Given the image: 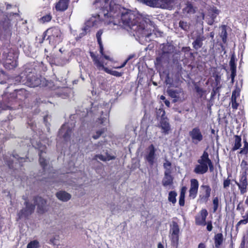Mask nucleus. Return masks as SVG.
I'll use <instances>...</instances> for the list:
<instances>
[{
	"instance_id": "f704fd0d",
	"label": "nucleus",
	"mask_w": 248,
	"mask_h": 248,
	"mask_svg": "<svg viewBox=\"0 0 248 248\" xmlns=\"http://www.w3.org/2000/svg\"><path fill=\"white\" fill-rule=\"evenodd\" d=\"M177 196V194L174 191H170L169 194L168 200L170 202H171L172 203H175L176 202V197Z\"/></svg>"
},
{
	"instance_id": "69168bd1",
	"label": "nucleus",
	"mask_w": 248,
	"mask_h": 248,
	"mask_svg": "<svg viewBox=\"0 0 248 248\" xmlns=\"http://www.w3.org/2000/svg\"><path fill=\"white\" fill-rule=\"evenodd\" d=\"M242 244H242H243V245H244V244H245V240H244V239H243V240L242 241V244Z\"/></svg>"
},
{
	"instance_id": "473e14b6",
	"label": "nucleus",
	"mask_w": 248,
	"mask_h": 248,
	"mask_svg": "<svg viewBox=\"0 0 248 248\" xmlns=\"http://www.w3.org/2000/svg\"><path fill=\"white\" fill-rule=\"evenodd\" d=\"M141 1L147 5L151 7L157 6V0H141Z\"/></svg>"
},
{
	"instance_id": "13d9d810",
	"label": "nucleus",
	"mask_w": 248,
	"mask_h": 248,
	"mask_svg": "<svg viewBox=\"0 0 248 248\" xmlns=\"http://www.w3.org/2000/svg\"><path fill=\"white\" fill-rule=\"evenodd\" d=\"M165 105L167 106V107H169L170 106V103L169 101L168 100H165Z\"/></svg>"
},
{
	"instance_id": "72a5a7b5",
	"label": "nucleus",
	"mask_w": 248,
	"mask_h": 248,
	"mask_svg": "<svg viewBox=\"0 0 248 248\" xmlns=\"http://www.w3.org/2000/svg\"><path fill=\"white\" fill-rule=\"evenodd\" d=\"M163 166L165 169V173L170 174L171 163L168 160H166L165 162L164 163Z\"/></svg>"
},
{
	"instance_id": "58836bf2",
	"label": "nucleus",
	"mask_w": 248,
	"mask_h": 248,
	"mask_svg": "<svg viewBox=\"0 0 248 248\" xmlns=\"http://www.w3.org/2000/svg\"><path fill=\"white\" fill-rule=\"evenodd\" d=\"M39 243L37 240H33L30 242L27 247V248H38Z\"/></svg>"
},
{
	"instance_id": "4be33fe9",
	"label": "nucleus",
	"mask_w": 248,
	"mask_h": 248,
	"mask_svg": "<svg viewBox=\"0 0 248 248\" xmlns=\"http://www.w3.org/2000/svg\"><path fill=\"white\" fill-rule=\"evenodd\" d=\"M28 85L31 87H35L38 86L41 84V79L35 76L32 77L28 79Z\"/></svg>"
},
{
	"instance_id": "c756f323",
	"label": "nucleus",
	"mask_w": 248,
	"mask_h": 248,
	"mask_svg": "<svg viewBox=\"0 0 248 248\" xmlns=\"http://www.w3.org/2000/svg\"><path fill=\"white\" fill-rule=\"evenodd\" d=\"M240 166L242 168V171L241 173H248V161L243 160L241 163Z\"/></svg>"
},
{
	"instance_id": "e2e57ef3",
	"label": "nucleus",
	"mask_w": 248,
	"mask_h": 248,
	"mask_svg": "<svg viewBox=\"0 0 248 248\" xmlns=\"http://www.w3.org/2000/svg\"><path fill=\"white\" fill-rule=\"evenodd\" d=\"M214 33L212 32L210 33V36L212 37V38H213L214 37Z\"/></svg>"
},
{
	"instance_id": "603ef678",
	"label": "nucleus",
	"mask_w": 248,
	"mask_h": 248,
	"mask_svg": "<svg viewBox=\"0 0 248 248\" xmlns=\"http://www.w3.org/2000/svg\"><path fill=\"white\" fill-rule=\"evenodd\" d=\"M207 230L208 231H211L213 228L212 222L211 221H208L207 223Z\"/></svg>"
},
{
	"instance_id": "423d86ee",
	"label": "nucleus",
	"mask_w": 248,
	"mask_h": 248,
	"mask_svg": "<svg viewBox=\"0 0 248 248\" xmlns=\"http://www.w3.org/2000/svg\"><path fill=\"white\" fill-rule=\"evenodd\" d=\"M179 232L180 230L178 225L177 223L173 222L170 229V237L172 243L174 244H177L178 242Z\"/></svg>"
},
{
	"instance_id": "b1692460",
	"label": "nucleus",
	"mask_w": 248,
	"mask_h": 248,
	"mask_svg": "<svg viewBox=\"0 0 248 248\" xmlns=\"http://www.w3.org/2000/svg\"><path fill=\"white\" fill-rule=\"evenodd\" d=\"M173 178L170 174L165 173V176L162 180V184L165 186H170L172 184Z\"/></svg>"
},
{
	"instance_id": "6ab92c4d",
	"label": "nucleus",
	"mask_w": 248,
	"mask_h": 248,
	"mask_svg": "<svg viewBox=\"0 0 248 248\" xmlns=\"http://www.w3.org/2000/svg\"><path fill=\"white\" fill-rule=\"evenodd\" d=\"M201 187L204 191V194L201 197V199L205 202H207L210 197L211 189L208 185H202L201 186Z\"/></svg>"
},
{
	"instance_id": "c85d7f7f",
	"label": "nucleus",
	"mask_w": 248,
	"mask_h": 248,
	"mask_svg": "<svg viewBox=\"0 0 248 248\" xmlns=\"http://www.w3.org/2000/svg\"><path fill=\"white\" fill-rule=\"evenodd\" d=\"M114 158L113 156H112L109 155H96L94 157L95 159H99L100 160L103 161H109Z\"/></svg>"
},
{
	"instance_id": "3c124183",
	"label": "nucleus",
	"mask_w": 248,
	"mask_h": 248,
	"mask_svg": "<svg viewBox=\"0 0 248 248\" xmlns=\"http://www.w3.org/2000/svg\"><path fill=\"white\" fill-rule=\"evenodd\" d=\"M179 202L181 206H184L185 204V196L180 195Z\"/></svg>"
},
{
	"instance_id": "7ed1b4c3",
	"label": "nucleus",
	"mask_w": 248,
	"mask_h": 248,
	"mask_svg": "<svg viewBox=\"0 0 248 248\" xmlns=\"http://www.w3.org/2000/svg\"><path fill=\"white\" fill-rule=\"evenodd\" d=\"M61 34L60 29L56 27L48 29L46 31V35L47 36V39L49 40L50 43L53 45H56L62 41Z\"/></svg>"
},
{
	"instance_id": "1a4fd4ad",
	"label": "nucleus",
	"mask_w": 248,
	"mask_h": 248,
	"mask_svg": "<svg viewBox=\"0 0 248 248\" xmlns=\"http://www.w3.org/2000/svg\"><path fill=\"white\" fill-rule=\"evenodd\" d=\"M34 205L30 204L29 202H26L25 208L21 210L18 213V218L20 219L26 217L32 214L34 210Z\"/></svg>"
},
{
	"instance_id": "37998d69",
	"label": "nucleus",
	"mask_w": 248,
	"mask_h": 248,
	"mask_svg": "<svg viewBox=\"0 0 248 248\" xmlns=\"http://www.w3.org/2000/svg\"><path fill=\"white\" fill-rule=\"evenodd\" d=\"M52 18V16L50 14H47L43 16L41 18V20L42 22L45 23L50 21Z\"/></svg>"
},
{
	"instance_id": "6e6d98bb",
	"label": "nucleus",
	"mask_w": 248,
	"mask_h": 248,
	"mask_svg": "<svg viewBox=\"0 0 248 248\" xmlns=\"http://www.w3.org/2000/svg\"><path fill=\"white\" fill-rule=\"evenodd\" d=\"M198 248H206V246L203 243H200L198 246Z\"/></svg>"
},
{
	"instance_id": "20e7f679",
	"label": "nucleus",
	"mask_w": 248,
	"mask_h": 248,
	"mask_svg": "<svg viewBox=\"0 0 248 248\" xmlns=\"http://www.w3.org/2000/svg\"><path fill=\"white\" fill-rule=\"evenodd\" d=\"M155 151L156 149L152 144L147 149L145 159L151 165H153L157 159V155L155 154Z\"/></svg>"
},
{
	"instance_id": "aec40b11",
	"label": "nucleus",
	"mask_w": 248,
	"mask_h": 248,
	"mask_svg": "<svg viewBox=\"0 0 248 248\" xmlns=\"http://www.w3.org/2000/svg\"><path fill=\"white\" fill-rule=\"evenodd\" d=\"M160 127L162 132L165 134H168L170 130V126L167 119L162 118L160 122Z\"/></svg>"
},
{
	"instance_id": "412c9836",
	"label": "nucleus",
	"mask_w": 248,
	"mask_h": 248,
	"mask_svg": "<svg viewBox=\"0 0 248 248\" xmlns=\"http://www.w3.org/2000/svg\"><path fill=\"white\" fill-rule=\"evenodd\" d=\"M34 202L36 203V204L38 205L39 212L43 213L45 211V205L46 202L41 197H37L35 199Z\"/></svg>"
},
{
	"instance_id": "f257e3e1",
	"label": "nucleus",
	"mask_w": 248,
	"mask_h": 248,
	"mask_svg": "<svg viewBox=\"0 0 248 248\" xmlns=\"http://www.w3.org/2000/svg\"><path fill=\"white\" fill-rule=\"evenodd\" d=\"M96 0L94 5L100 8L104 16L110 18L108 23L122 26L128 31L135 32L140 38H149L154 29L150 19L136 11L121 8L114 1Z\"/></svg>"
},
{
	"instance_id": "de8ad7c7",
	"label": "nucleus",
	"mask_w": 248,
	"mask_h": 248,
	"mask_svg": "<svg viewBox=\"0 0 248 248\" xmlns=\"http://www.w3.org/2000/svg\"><path fill=\"white\" fill-rule=\"evenodd\" d=\"M169 95L172 98H177L178 97V92L176 91L172 90H169L168 91Z\"/></svg>"
},
{
	"instance_id": "4c0bfd02",
	"label": "nucleus",
	"mask_w": 248,
	"mask_h": 248,
	"mask_svg": "<svg viewBox=\"0 0 248 248\" xmlns=\"http://www.w3.org/2000/svg\"><path fill=\"white\" fill-rule=\"evenodd\" d=\"M220 200L217 197H215L213 200V210L216 212L218 208Z\"/></svg>"
},
{
	"instance_id": "393cba45",
	"label": "nucleus",
	"mask_w": 248,
	"mask_h": 248,
	"mask_svg": "<svg viewBox=\"0 0 248 248\" xmlns=\"http://www.w3.org/2000/svg\"><path fill=\"white\" fill-rule=\"evenodd\" d=\"M208 170V168L200 164L196 165L194 170V172L197 174H204Z\"/></svg>"
},
{
	"instance_id": "c03bdc74",
	"label": "nucleus",
	"mask_w": 248,
	"mask_h": 248,
	"mask_svg": "<svg viewBox=\"0 0 248 248\" xmlns=\"http://www.w3.org/2000/svg\"><path fill=\"white\" fill-rule=\"evenodd\" d=\"M246 173H241L239 182L238 183L248 184Z\"/></svg>"
},
{
	"instance_id": "bb28decb",
	"label": "nucleus",
	"mask_w": 248,
	"mask_h": 248,
	"mask_svg": "<svg viewBox=\"0 0 248 248\" xmlns=\"http://www.w3.org/2000/svg\"><path fill=\"white\" fill-rule=\"evenodd\" d=\"M223 242V235L222 233H217L215 236V244L217 248H218Z\"/></svg>"
},
{
	"instance_id": "09e8293b",
	"label": "nucleus",
	"mask_w": 248,
	"mask_h": 248,
	"mask_svg": "<svg viewBox=\"0 0 248 248\" xmlns=\"http://www.w3.org/2000/svg\"><path fill=\"white\" fill-rule=\"evenodd\" d=\"M231 185V180L227 178L224 180L223 182V188L227 189Z\"/></svg>"
},
{
	"instance_id": "7c9ffc66",
	"label": "nucleus",
	"mask_w": 248,
	"mask_h": 248,
	"mask_svg": "<svg viewBox=\"0 0 248 248\" xmlns=\"http://www.w3.org/2000/svg\"><path fill=\"white\" fill-rule=\"evenodd\" d=\"M203 40V39L200 37H198L193 43V47L196 49L200 48L202 46Z\"/></svg>"
},
{
	"instance_id": "6e6552de",
	"label": "nucleus",
	"mask_w": 248,
	"mask_h": 248,
	"mask_svg": "<svg viewBox=\"0 0 248 248\" xmlns=\"http://www.w3.org/2000/svg\"><path fill=\"white\" fill-rule=\"evenodd\" d=\"M208 212L205 209H202L195 217V223L198 225L205 226L206 224V218Z\"/></svg>"
},
{
	"instance_id": "864d4df0",
	"label": "nucleus",
	"mask_w": 248,
	"mask_h": 248,
	"mask_svg": "<svg viewBox=\"0 0 248 248\" xmlns=\"http://www.w3.org/2000/svg\"><path fill=\"white\" fill-rule=\"evenodd\" d=\"M131 57H130L128 59H127L121 66H118V67H115L116 68H123L124 67L126 64L127 62H128V61L131 58Z\"/></svg>"
},
{
	"instance_id": "0eeeda50",
	"label": "nucleus",
	"mask_w": 248,
	"mask_h": 248,
	"mask_svg": "<svg viewBox=\"0 0 248 248\" xmlns=\"http://www.w3.org/2000/svg\"><path fill=\"white\" fill-rule=\"evenodd\" d=\"M99 16V15H96L90 17L85 23L84 30L86 31L91 27H98L101 23Z\"/></svg>"
},
{
	"instance_id": "a878e982",
	"label": "nucleus",
	"mask_w": 248,
	"mask_h": 248,
	"mask_svg": "<svg viewBox=\"0 0 248 248\" xmlns=\"http://www.w3.org/2000/svg\"><path fill=\"white\" fill-rule=\"evenodd\" d=\"M239 95V92L234 91L232 95V107L233 109H237L238 104L236 103V97Z\"/></svg>"
},
{
	"instance_id": "e433bc0d",
	"label": "nucleus",
	"mask_w": 248,
	"mask_h": 248,
	"mask_svg": "<svg viewBox=\"0 0 248 248\" xmlns=\"http://www.w3.org/2000/svg\"><path fill=\"white\" fill-rule=\"evenodd\" d=\"M179 27L185 31H187L189 29L190 24L186 21H180L179 22Z\"/></svg>"
},
{
	"instance_id": "2f4dec72",
	"label": "nucleus",
	"mask_w": 248,
	"mask_h": 248,
	"mask_svg": "<svg viewBox=\"0 0 248 248\" xmlns=\"http://www.w3.org/2000/svg\"><path fill=\"white\" fill-rule=\"evenodd\" d=\"M235 183L238 186L240 192L242 194H243L247 192L248 184L238 183L237 181H235Z\"/></svg>"
},
{
	"instance_id": "cd10ccee",
	"label": "nucleus",
	"mask_w": 248,
	"mask_h": 248,
	"mask_svg": "<svg viewBox=\"0 0 248 248\" xmlns=\"http://www.w3.org/2000/svg\"><path fill=\"white\" fill-rule=\"evenodd\" d=\"M234 146L232 148L233 151L238 149L241 146V138L239 136H235Z\"/></svg>"
},
{
	"instance_id": "f8f14e48",
	"label": "nucleus",
	"mask_w": 248,
	"mask_h": 248,
	"mask_svg": "<svg viewBox=\"0 0 248 248\" xmlns=\"http://www.w3.org/2000/svg\"><path fill=\"white\" fill-rule=\"evenodd\" d=\"M219 14V11L216 8H211L209 11V14L208 15L203 16V18H205L207 20V23L209 25H212L215 18L217 17V15Z\"/></svg>"
},
{
	"instance_id": "0e129e2a",
	"label": "nucleus",
	"mask_w": 248,
	"mask_h": 248,
	"mask_svg": "<svg viewBox=\"0 0 248 248\" xmlns=\"http://www.w3.org/2000/svg\"><path fill=\"white\" fill-rule=\"evenodd\" d=\"M233 71H234V69H232V79H233V77H234V76H233Z\"/></svg>"
},
{
	"instance_id": "a211bd4d",
	"label": "nucleus",
	"mask_w": 248,
	"mask_h": 248,
	"mask_svg": "<svg viewBox=\"0 0 248 248\" xmlns=\"http://www.w3.org/2000/svg\"><path fill=\"white\" fill-rule=\"evenodd\" d=\"M102 33H103V31L102 30H99L96 33V38L97 39V41H98V44L100 45V53H101L102 57H103L105 59H106V60H108V61H112V58H110L108 56H107V55L103 54L102 45V42H101V35L102 34Z\"/></svg>"
},
{
	"instance_id": "a19ab883",
	"label": "nucleus",
	"mask_w": 248,
	"mask_h": 248,
	"mask_svg": "<svg viewBox=\"0 0 248 248\" xmlns=\"http://www.w3.org/2000/svg\"><path fill=\"white\" fill-rule=\"evenodd\" d=\"M104 128L99 129V130L96 131L95 134H93L92 137L94 139L96 140L100 137V136L104 133Z\"/></svg>"
},
{
	"instance_id": "ddd939ff",
	"label": "nucleus",
	"mask_w": 248,
	"mask_h": 248,
	"mask_svg": "<svg viewBox=\"0 0 248 248\" xmlns=\"http://www.w3.org/2000/svg\"><path fill=\"white\" fill-rule=\"evenodd\" d=\"M17 65V57H12V56L9 55L4 62L5 67L10 70L15 68Z\"/></svg>"
},
{
	"instance_id": "c9c22d12",
	"label": "nucleus",
	"mask_w": 248,
	"mask_h": 248,
	"mask_svg": "<svg viewBox=\"0 0 248 248\" xmlns=\"http://www.w3.org/2000/svg\"><path fill=\"white\" fill-rule=\"evenodd\" d=\"M99 123L104 125H106L108 124V116L107 114H106L99 120Z\"/></svg>"
},
{
	"instance_id": "f03ea898",
	"label": "nucleus",
	"mask_w": 248,
	"mask_h": 248,
	"mask_svg": "<svg viewBox=\"0 0 248 248\" xmlns=\"http://www.w3.org/2000/svg\"><path fill=\"white\" fill-rule=\"evenodd\" d=\"M90 55L93 60L94 64L99 70H104L106 73L116 77H121L122 75L121 73L116 71L110 70L108 68L105 67V65H107L108 63L103 62L101 57L99 59L93 52H91Z\"/></svg>"
},
{
	"instance_id": "680f3d73",
	"label": "nucleus",
	"mask_w": 248,
	"mask_h": 248,
	"mask_svg": "<svg viewBox=\"0 0 248 248\" xmlns=\"http://www.w3.org/2000/svg\"><path fill=\"white\" fill-rule=\"evenodd\" d=\"M160 99H161V100H165V97L164 96H163V95H161V96H160Z\"/></svg>"
},
{
	"instance_id": "79ce46f5",
	"label": "nucleus",
	"mask_w": 248,
	"mask_h": 248,
	"mask_svg": "<svg viewBox=\"0 0 248 248\" xmlns=\"http://www.w3.org/2000/svg\"><path fill=\"white\" fill-rule=\"evenodd\" d=\"M246 217L244 219L240 220L236 224V229H238V227L242 224H246L247 223H248V215L247 216V217Z\"/></svg>"
},
{
	"instance_id": "5701e85b",
	"label": "nucleus",
	"mask_w": 248,
	"mask_h": 248,
	"mask_svg": "<svg viewBox=\"0 0 248 248\" xmlns=\"http://www.w3.org/2000/svg\"><path fill=\"white\" fill-rule=\"evenodd\" d=\"M56 196L58 199L62 202H67L69 200L71 197L70 194L62 191L57 192Z\"/></svg>"
},
{
	"instance_id": "4468645a",
	"label": "nucleus",
	"mask_w": 248,
	"mask_h": 248,
	"mask_svg": "<svg viewBox=\"0 0 248 248\" xmlns=\"http://www.w3.org/2000/svg\"><path fill=\"white\" fill-rule=\"evenodd\" d=\"M71 133V129H70L67 124H63L59 131V136L62 137L64 140L67 141Z\"/></svg>"
},
{
	"instance_id": "8fccbe9b",
	"label": "nucleus",
	"mask_w": 248,
	"mask_h": 248,
	"mask_svg": "<svg viewBox=\"0 0 248 248\" xmlns=\"http://www.w3.org/2000/svg\"><path fill=\"white\" fill-rule=\"evenodd\" d=\"M28 94V93L24 89H21L17 91V95L19 96L23 95L24 96V97H26L27 95Z\"/></svg>"
},
{
	"instance_id": "774afa93",
	"label": "nucleus",
	"mask_w": 248,
	"mask_h": 248,
	"mask_svg": "<svg viewBox=\"0 0 248 248\" xmlns=\"http://www.w3.org/2000/svg\"><path fill=\"white\" fill-rule=\"evenodd\" d=\"M154 84L155 85H156V84L155 83V82H154Z\"/></svg>"
},
{
	"instance_id": "9d476101",
	"label": "nucleus",
	"mask_w": 248,
	"mask_h": 248,
	"mask_svg": "<svg viewBox=\"0 0 248 248\" xmlns=\"http://www.w3.org/2000/svg\"><path fill=\"white\" fill-rule=\"evenodd\" d=\"M199 164L204 166L208 169L209 167L210 169L212 170L213 168V166L211 160L209 158L208 154L204 151L200 159L198 160Z\"/></svg>"
},
{
	"instance_id": "f3484780",
	"label": "nucleus",
	"mask_w": 248,
	"mask_h": 248,
	"mask_svg": "<svg viewBox=\"0 0 248 248\" xmlns=\"http://www.w3.org/2000/svg\"><path fill=\"white\" fill-rule=\"evenodd\" d=\"M69 0H60L55 4V9L57 11H65L68 6Z\"/></svg>"
},
{
	"instance_id": "9b49d317",
	"label": "nucleus",
	"mask_w": 248,
	"mask_h": 248,
	"mask_svg": "<svg viewBox=\"0 0 248 248\" xmlns=\"http://www.w3.org/2000/svg\"><path fill=\"white\" fill-rule=\"evenodd\" d=\"M199 188V182L197 179H192L190 180V187L189 190V197L194 199L197 194Z\"/></svg>"
},
{
	"instance_id": "39448f33",
	"label": "nucleus",
	"mask_w": 248,
	"mask_h": 248,
	"mask_svg": "<svg viewBox=\"0 0 248 248\" xmlns=\"http://www.w3.org/2000/svg\"><path fill=\"white\" fill-rule=\"evenodd\" d=\"M189 135L191 139L192 142L195 144L202 141L203 138L200 129L198 127H195L190 131Z\"/></svg>"
},
{
	"instance_id": "dca6fc26",
	"label": "nucleus",
	"mask_w": 248,
	"mask_h": 248,
	"mask_svg": "<svg viewBox=\"0 0 248 248\" xmlns=\"http://www.w3.org/2000/svg\"><path fill=\"white\" fill-rule=\"evenodd\" d=\"M36 148H38V149L40 150V153H39V162L41 164V165L43 167L45 168L46 165V160L45 158V156L44 155V152H45V150L46 149V147L45 146H42V144L40 143V144L37 145L36 146Z\"/></svg>"
},
{
	"instance_id": "338daca9",
	"label": "nucleus",
	"mask_w": 248,
	"mask_h": 248,
	"mask_svg": "<svg viewBox=\"0 0 248 248\" xmlns=\"http://www.w3.org/2000/svg\"><path fill=\"white\" fill-rule=\"evenodd\" d=\"M164 114H165V111H163V114H162V115H163Z\"/></svg>"
},
{
	"instance_id": "4d7b16f0",
	"label": "nucleus",
	"mask_w": 248,
	"mask_h": 248,
	"mask_svg": "<svg viewBox=\"0 0 248 248\" xmlns=\"http://www.w3.org/2000/svg\"><path fill=\"white\" fill-rule=\"evenodd\" d=\"M157 248H164V246L161 243H159L158 244Z\"/></svg>"
},
{
	"instance_id": "2eb2a0df",
	"label": "nucleus",
	"mask_w": 248,
	"mask_h": 248,
	"mask_svg": "<svg viewBox=\"0 0 248 248\" xmlns=\"http://www.w3.org/2000/svg\"><path fill=\"white\" fill-rule=\"evenodd\" d=\"M177 2L178 0H160V6L162 8L171 9Z\"/></svg>"
},
{
	"instance_id": "a18cd8bd",
	"label": "nucleus",
	"mask_w": 248,
	"mask_h": 248,
	"mask_svg": "<svg viewBox=\"0 0 248 248\" xmlns=\"http://www.w3.org/2000/svg\"><path fill=\"white\" fill-rule=\"evenodd\" d=\"M248 152V143L246 140L244 141L243 148L240 151V154H246Z\"/></svg>"
},
{
	"instance_id": "bf43d9fd",
	"label": "nucleus",
	"mask_w": 248,
	"mask_h": 248,
	"mask_svg": "<svg viewBox=\"0 0 248 248\" xmlns=\"http://www.w3.org/2000/svg\"><path fill=\"white\" fill-rule=\"evenodd\" d=\"M18 161L19 162V163H21V162H23V160H24H24H25V159L22 158H20V159H18Z\"/></svg>"
},
{
	"instance_id": "5fc2aeb1",
	"label": "nucleus",
	"mask_w": 248,
	"mask_h": 248,
	"mask_svg": "<svg viewBox=\"0 0 248 248\" xmlns=\"http://www.w3.org/2000/svg\"><path fill=\"white\" fill-rule=\"evenodd\" d=\"M186 191V186H184L181 189V191L180 193V195L185 196V193Z\"/></svg>"
},
{
	"instance_id": "052dcab7",
	"label": "nucleus",
	"mask_w": 248,
	"mask_h": 248,
	"mask_svg": "<svg viewBox=\"0 0 248 248\" xmlns=\"http://www.w3.org/2000/svg\"><path fill=\"white\" fill-rule=\"evenodd\" d=\"M246 204L248 206V195L245 201Z\"/></svg>"
},
{
	"instance_id": "ea45409f",
	"label": "nucleus",
	"mask_w": 248,
	"mask_h": 248,
	"mask_svg": "<svg viewBox=\"0 0 248 248\" xmlns=\"http://www.w3.org/2000/svg\"><path fill=\"white\" fill-rule=\"evenodd\" d=\"M221 29H222V31H221L220 36H221V37L222 38V41L224 43H225L226 41V39H227V31H226L225 26H222Z\"/></svg>"
},
{
	"instance_id": "49530a36",
	"label": "nucleus",
	"mask_w": 248,
	"mask_h": 248,
	"mask_svg": "<svg viewBox=\"0 0 248 248\" xmlns=\"http://www.w3.org/2000/svg\"><path fill=\"white\" fill-rule=\"evenodd\" d=\"M185 11L187 13H191L194 12L193 6L191 4H188L184 9Z\"/></svg>"
}]
</instances>
